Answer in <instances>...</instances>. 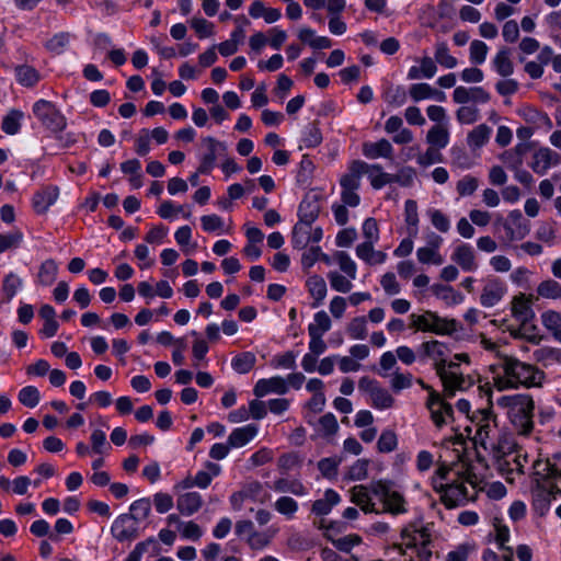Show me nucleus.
Returning a JSON list of instances; mask_svg holds the SVG:
<instances>
[{"label":"nucleus","instance_id":"4c0bfd02","mask_svg":"<svg viewBox=\"0 0 561 561\" xmlns=\"http://www.w3.org/2000/svg\"><path fill=\"white\" fill-rule=\"evenodd\" d=\"M370 399L373 407L379 410L390 409L393 407L396 400L390 392L381 387H378L371 394Z\"/></svg>","mask_w":561,"mask_h":561},{"label":"nucleus","instance_id":"7ed1b4c3","mask_svg":"<svg viewBox=\"0 0 561 561\" xmlns=\"http://www.w3.org/2000/svg\"><path fill=\"white\" fill-rule=\"evenodd\" d=\"M499 403L510 408L511 420L519 434L528 435L531 433L535 402L530 396L503 397Z\"/></svg>","mask_w":561,"mask_h":561},{"label":"nucleus","instance_id":"58836bf2","mask_svg":"<svg viewBox=\"0 0 561 561\" xmlns=\"http://www.w3.org/2000/svg\"><path fill=\"white\" fill-rule=\"evenodd\" d=\"M299 222L312 225L319 216V206L314 202L302 201L299 205Z\"/></svg>","mask_w":561,"mask_h":561},{"label":"nucleus","instance_id":"a211bd4d","mask_svg":"<svg viewBox=\"0 0 561 561\" xmlns=\"http://www.w3.org/2000/svg\"><path fill=\"white\" fill-rule=\"evenodd\" d=\"M363 154L369 159H393V147L389 140L382 138L376 142H364Z\"/></svg>","mask_w":561,"mask_h":561},{"label":"nucleus","instance_id":"f8f14e48","mask_svg":"<svg viewBox=\"0 0 561 561\" xmlns=\"http://www.w3.org/2000/svg\"><path fill=\"white\" fill-rule=\"evenodd\" d=\"M450 351L448 347L436 340L424 342L420 345V358L422 360L430 358L434 362L436 371L445 362Z\"/></svg>","mask_w":561,"mask_h":561},{"label":"nucleus","instance_id":"bf43d9fd","mask_svg":"<svg viewBox=\"0 0 561 561\" xmlns=\"http://www.w3.org/2000/svg\"><path fill=\"white\" fill-rule=\"evenodd\" d=\"M311 329H313L314 333L318 332L319 335H323L331 329V320L325 311H319L314 314V323L308 325V333H310Z\"/></svg>","mask_w":561,"mask_h":561},{"label":"nucleus","instance_id":"cd10ccee","mask_svg":"<svg viewBox=\"0 0 561 561\" xmlns=\"http://www.w3.org/2000/svg\"><path fill=\"white\" fill-rule=\"evenodd\" d=\"M426 141L430 144V146L443 149L448 145L449 141V133L448 129L437 124L433 126L426 135Z\"/></svg>","mask_w":561,"mask_h":561},{"label":"nucleus","instance_id":"7c9ffc66","mask_svg":"<svg viewBox=\"0 0 561 561\" xmlns=\"http://www.w3.org/2000/svg\"><path fill=\"white\" fill-rule=\"evenodd\" d=\"M404 217L408 225V233L415 237L419 232V213L417 204L413 199H408L404 205Z\"/></svg>","mask_w":561,"mask_h":561},{"label":"nucleus","instance_id":"6e6d98bb","mask_svg":"<svg viewBox=\"0 0 561 561\" xmlns=\"http://www.w3.org/2000/svg\"><path fill=\"white\" fill-rule=\"evenodd\" d=\"M328 278L331 287L339 293H348L353 287L351 278L348 279L337 272H329Z\"/></svg>","mask_w":561,"mask_h":561},{"label":"nucleus","instance_id":"c756f323","mask_svg":"<svg viewBox=\"0 0 561 561\" xmlns=\"http://www.w3.org/2000/svg\"><path fill=\"white\" fill-rule=\"evenodd\" d=\"M552 157V150L549 148H540L533 156V162L530 164L533 171L537 174L543 175L550 168V161Z\"/></svg>","mask_w":561,"mask_h":561},{"label":"nucleus","instance_id":"a18cd8bd","mask_svg":"<svg viewBox=\"0 0 561 561\" xmlns=\"http://www.w3.org/2000/svg\"><path fill=\"white\" fill-rule=\"evenodd\" d=\"M457 121L460 124H473L480 117L479 108L474 105H462L456 112Z\"/></svg>","mask_w":561,"mask_h":561},{"label":"nucleus","instance_id":"69168bd1","mask_svg":"<svg viewBox=\"0 0 561 561\" xmlns=\"http://www.w3.org/2000/svg\"><path fill=\"white\" fill-rule=\"evenodd\" d=\"M320 430L325 436L334 435L339 430V424L332 413H327L319 420Z\"/></svg>","mask_w":561,"mask_h":561},{"label":"nucleus","instance_id":"49530a36","mask_svg":"<svg viewBox=\"0 0 561 561\" xmlns=\"http://www.w3.org/2000/svg\"><path fill=\"white\" fill-rule=\"evenodd\" d=\"M346 331L352 339L364 340L367 336L366 318L356 317L352 319Z\"/></svg>","mask_w":561,"mask_h":561},{"label":"nucleus","instance_id":"2f4dec72","mask_svg":"<svg viewBox=\"0 0 561 561\" xmlns=\"http://www.w3.org/2000/svg\"><path fill=\"white\" fill-rule=\"evenodd\" d=\"M58 265L55 260L48 259L44 261L39 267L37 278L43 286H49L56 280Z\"/></svg>","mask_w":561,"mask_h":561},{"label":"nucleus","instance_id":"864d4df0","mask_svg":"<svg viewBox=\"0 0 561 561\" xmlns=\"http://www.w3.org/2000/svg\"><path fill=\"white\" fill-rule=\"evenodd\" d=\"M368 465L369 461L367 459H358L351 466L347 472V479L352 481H360L367 478L368 474Z\"/></svg>","mask_w":561,"mask_h":561},{"label":"nucleus","instance_id":"0eeeda50","mask_svg":"<svg viewBox=\"0 0 561 561\" xmlns=\"http://www.w3.org/2000/svg\"><path fill=\"white\" fill-rule=\"evenodd\" d=\"M433 484L434 489L442 494L440 501L447 508H455L467 500L468 490L462 483L438 484L434 479Z\"/></svg>","mask_w":561,"mask_h":561},{"label":"nucleus","instance_id":"39448f33","mask_svg":"<svg viewBox=\"0 0 561 561\" xmlns=\"http://www.w3.org/2000/svg\"><path fill=\"white\" fill-rule=\"evenodd\" d=\"M33 113L53 133L62 131L67 126L66 117L47 100H38L33 106Z\"/></svg>","mask_w":561,"mask_h":561},{"label":"nucleus","instance_id":"774afa93","mask_svg":"<svg viewBox=\"0 0 561 561\" xmlns=\"http://www.w3.org/2000/svg\"><path fill=\"white\" fill-rule=\"evenodd\" d=\"M543 327L552 333L561 328V314L553 310H548L541 314Z\"/></svg>","mask_w":561,"mask_h":561},{"label":"nucleus","instance_id":"4be33fe9","mask_svg":"<svg viewBox=\"0 0 561 561\" xmlns=\"http://www.w3.org/2000/svg\"><path fill=\"white\" fill-rule=\"evenodd\" d=\"M256 434L257 426L254 424L234 428L228 437V444L233 448L242 447L253 439Z\"/></svg>","mask_w":561,"mask_h":561},{"label":"nucleus","instance_id":"37998d69","mask_svg":"<svg viewBox=\"0 0 561 561\" xmlns=\"http://www.w3.org/2000/svg\"><path fill=\"white\" fill-rule=\"evenodd\" d=\"M417 260L423 264L442 265L444 262L443 256L433 248L423 247L416 251Z\"/></svg>","mask_w":561,"mask_h":561},{"label":"nucleus","instance_id":"4d7b16f0","mask_svg":"<svg viewBox=\"0 0 561 561\" xmlns=\"http://www.w3.org/2000/svg\"><path fill=\"white\" fill-rule=\"evenodd\" d=\"M22 286V279L15 275L14 273H9L4 280L2 290L7 297V300L10 301L19 290V288Z\"/></svg>","mask_w":561,"mask_h":561},{"label":"nucleus","instance_id":"a19ab883","mask_svg":"<svg viewBox=\"0 0 561 561\" xmlns=\"http://www.w3.org/2000/svg\"><path fill=\"white\" fill-rule=\"evenodd\" d=\"M433 293L448 305H457L462 300V296L455 291L453 287L446 285H434Z\"/></svg>","mask_w":561,"mask_h":561},{"label":"nucleus","instance_id":"ddd939ff","mask_svg":"<svg viewBox=\"0 0 561 561\" xmlns=\"http://www.w3.org/2000/svg\"><path fill=\"white\" fill-rule=\"evenodd\" d=\"M533 299V295L519 294L512 301V314L520 322V325H527V322L535 319V312L531 308Z\"/></svg>","mask_w":561,"mask_h":561},{"label":"nucleus","instance_id":"a878e982","mask_svg":"<svg viewBox=\"0 0 561 561\" xmlns=\"http://www.w3.org/2000/svg\"><path fill=\"white\" fill-rule=\"evenodd\" d=\"M364 174H367L370 184L375 190H380L387 184H391V174L382 172V168L380 164H368L367 170H365Z\"/></svg>","mask_w":561,"mask_h":561},{"label":"nucleus","instance_id":"13d9d810","mask_svg":"<svg viewBox=\"0 0 561 561\" xmlns=\"http://www.w3.org/2000/svg\"><path fill=\"white\" fill-rule=\"evenodd\" d=\"M23 114L20 111H11L2 122V130L8 135H14L19 131L21 124L20 121Z\"/></svg>","mask_w":561,"mask_h":561},{"label":"nucleus","instance_id":"de8ad7c7","mask_svg":"<svg viewBox=\"0 0 561 561\" xmlns=\"http://www.w3.org/2000/svg\"><path fill=\"white\" fill-rule=\"evenodd\" d=\"M537 293L541 297L557 299L561 297V285L553 279H548L539 284Z\"/></svg>","mask_w":561,"mask_h":561},{"label":"nucleus","instance_id":"bb28decb","mask_svg":"<svg viewBox=\"0 0 561 561\" xmlns=\"http://www.w3.org/2000/svg\"><path fill=\"white\" fill-rule=\"evenodd\" d=\"M491 128L485 124L474 127L467 137L468 146L476 150L485 145L490 138Z\"/></svg>","mask_w":561,"mask_h":561},{"label":"nucleus","instance_id":"423d86ee","mask_svg":"<svg viewBox=\"0 0 561 561\" xmlns=\"http://www.w3.org/2000/svg\"><path fill=\"white\" fill-rule=\"evenodd\" d=\"M439 376L445 392L448 397H453L457 390L465 389V377L461 371H459V364L457 362H445L438 370L436 371Z\"/></svg>","mask_w":561,"mask_h":561},{"label":"nucleus","instance_id":"b1692460","mask_svg":"<svg viewBox=\"0 0 561 561\" xmlns=\"http://www.w3.org/2000/svg\"><path fill=\"white\" fill-rule=\"evenodd\" d=\"M340 502V495L332 489H328L324 493V497L317 500L312 504V513L316 515H328L332 507Z\"/></svg>","mask_w":561,"mask_h":561},{"label":"nucleus","instance_id":"5fc2aeb1","mask_svg":"<svg viewBox=\"0 0 561 561\" xmlns=\"http://www.w3.org/2000/svg\"><path fill=\"white\" fill-rule=\"evenodd\" d=\"M488 46L484 42L474 39L470 44V60L476 65H481L485 61L488 55Z\"/></svg>","mask_w":561,"mask_h":561},{"label":"nucleus","instance_id":"5701e85b","mask_svg":"<svg viewBox=\"0 0 561 561\" xmlns=\"http://www.w3.org/2000/svg\"><path fill=\"white\" fill-rule=\"evenodd\" d=\"M492 65L501 77H510L514 72V65L511 60V49L508 47H501L494 56Z\"/></svg>","mask_w":561,"mask_h":561},{"label":"nucleus","instance_id":"1a4fd4ad","mask_svg":"<svg viewBox=\"0 0 561 561\" xmlns=\"http://www.w3.org/2000/svg\"><path fill=\"white\" fill-rule=\"evenodd\" d=\"M427 408L431 412V417L437 427H442L447 423V419H451L454 411L450 403L445 402L439 393L431 390L427 400Z\"/></svg>","mask_w":561,"mask_h":561},{"label":"nucleus","instance_id":"052dcab7","mask_svg":"<svg viewBox=\"0 0 561 561\" xmlns=\"http://www.w3.org/2000/svg\"><path fill=\"white\" fill-rule=\"evenodd\" d=\"M23 239L22 232L19 230L12 231L7 234L0 233V253L16 248Z\"/></svg>","mask_w":561,"mask_h":561},{"label":"nucleus","instance_id":"09e8293b","mask_svg":"<svg viewBox=\"0 0 561 561\" xmlns=\"http://www.w3.org/2000/svg\"><path fill=\"white\" fill-rule=\"evenodd\" d=\"M274 507L279 514L291 518L298 511V503L293 497L282 496L275 502Z\"/></svg>","mask_w":561,"mask_h":561},{"label":"nucleus","instance_id":"dca6fc26","mask_svg":"<svg viewBox=\"0 0 561 561\" xmlns=\"http://www.w3.org/2000/svg\"><path fill=\"white\" fill-rule=\"evenodd\" d=\"M505 286L499 279H490L482 289L480 302L485 308L495 306L504 296Z\"/></svg>","mask_w":561,"mask_h":561},{"label":"nucleus","instance_id":"9d476101","mask_svg":"<svg viewBox=\"0 0 561 561\" xmlns=\"http://www.w3.org/2000/svg\"><path fill=\"white\" fill-rule=\"evenodd\" d=\"M203 142L207 147V153H205L201 160L198 172L202 174H208L215 167L217 157L226 154L227 146L213 137H205Z\"/></svg>","mask_w":561,"mask_h":561},{"label":"nucleus","instance_id":"6e6552de","mask_svg":"<svg viewBox=\"0 0 561 561\" xmlns=\"http://www.w3.org/2000/svg\"><path fill=\"white\" fill-rule=\"evenodd\" d=\"M112 536L121 542L133 541L138 538V524L127 514H122L113 522Z\"/></svg>","mask_w":561,"mask_h":561},{"label":"nucleus","instance_id":"680f3d73","mask_svg":"<svg viewBox=\"0 0 561 561\" xmlns=\"http://www.w3.org/2000/svg\"><path fill=\"white\" fill-rule=\"evenodd\" d=\"M478 179L471 175H466L457 183V192L460 196L472 195L478 188Z\"/></svg>","mask_w":561,"mask_h":561},{"label":"nucleus","instance_id":"3c124183","mask_svg":"<svg viewBox=\"0 0 561 561\" xmlns=\"http://www.w3.org/2000/svg\"><path fill=\"white\" fill-rule=\"evenodd\" d=\"M398 438L393 431H383L377 442L380 453H391L397 448Z\"/></svg>","mask_w":561,"mask_h":561},{"label":"nucleus","instance_id":"603ef678","mask_svg":"<svg viewBox=\"0 0 561 561\" xmlns=\"http://www.w3.org/2000/svg\"><path fill=\"white\" fill-rule=\"evenodd\" d=\"M335 259L341 271L344 272L351 279H355L357 267L351 256L346 252L341 251L335 254Z\"/></svg>","mask_w":561,"mask_h":561},{"label":"nucleus","instance_id":"20e7f679","mask_svg":"<svg viewBox=\"0 0 561 561\" xmlns=\"http://www.w3.org/2000/svg\"><path fill=\"white\" fill-rule=\"evenodd\" d=\"M412 325L423 332L435 334H451L456 331V320L440 318L433 311H425L423 314H412Z\"/></svg>","mask_w":561,"mask_h":561},{"label":"nucleus","instance_id":"0e129e2a","mask_svg":"<svg viewBox=\"0 0 561 561\" xmlns=\"http://www.w3.org/2000/svg\"><path fill=\"white\" fill-rule=\"evenodd\" d=\"M386 101L392 106H402L407 102V92L404 88L400 85L390 88L386 92Z\"/></svg>","mask_w":561,"mask_h":561},{"label":"nucleus","instance_id":"6ab92c4d","mask_svg":"<svg viewBox=\"0 0 561 561\" xmlns=\"http://www.w3.org/2000/svg\"><path fill=\"white\" fill-rule=\"evenodd\" d=\"M59 190L57 186H48L37 192L33 197V206L39 214H44L57 201Z\"/></svg>","mask_w":561,"mask_h":561},{"label":"nucleus","instance_id":"f03ea898","mask_svg":"<svg viewBox=\"0 0 561 561\" xmlns=\"http://www.w3.org/2000/svg\"><path fill=\"white\" fill-rule=\"evenodd\" d=\"M534 469L535 501L541 510H547L556 494L561 493V489L557 485V482L561 481V469H558L550 459L536 460Z\"/></svg>","mask_w":561,"mask_h":561},{"label":"nucleus","instance_id":"c03bdc74","mask_svg":"<svg viewBox=\"0 0 561 561\" xmlns=\"http://www.w3.org/2000/svg\"><path fill=\"white\" fill-rule=\"evenodd\" d=\"M39 391L34 386H26L19 392V401L27 408H35L39 402Z\"/></svg>","mask_w":561,"mask_h":561},{"label":"nucleus","instance_id":"412c9836","mask_svg":"<svg viewBox=\"0 0 561 561\" xmlns=\"http://www.w3.org/2000/svg\"><path fill=\"white\" fill-rule=\"evenodd\" d=\"M203 505V499L197 492H187L178 497L176 508L183 515L191 516Z\"/></svg>","mask_w":561,"mask_h":561},{"label":"nucleus","instance_id":"f704fd0d","mask_svg":"<svg viewBox=\"0 0 561 561\" xmlns=\"http://www.w3.org/2000/svg\"><path fill=\"white\" fill-rule=\"evenodd\" d=\"M16 79L24 87H33L36 84L41 76L37 70L31 66L22 65L15 68Z\"/></svg>","mask_w":561,"mask_h":561},{"label":"nucleus","instance_id":"e433bc0d","mask_svg":"<svg viewBox=\"0 0 561 561\" xmlns=\"http://www.w3.org/2000/svg\"><path fill=\"white\" fill-rule=\"evenodd\" d=\"M324 537L328 540H330L334 545V547L342 552H350L353 549V547L362 542V538L355 534L334 539L330 533H324Z\"/></svg>","mask_w":561,"mask_h":561},{"label":"nucleus","instance_id":"f3484780","mask_svg":"<svg viewBox=\"0 0 561 561\" xmlns=\"http://www.w3.org/2000/svg\"><path fill=\"white\" fill-rule=\"evenodd\" d=\"M288 390V386L286 380L283 377L276 376L270 379H260L253 389V392L256 397L261 398L266 396L270 392H275L278 394H284Z\"/></svg>","mask_w":561,"mask_h":561},{"label":"nucleus","instance_id":"72a5a7b5","mask_svg":"<svg viewBox=\"0 0 561 561\" xmlns=\"http://www.w3.org/2000/svg\"><path fill=\"white\" fill-rule=\"evenodd\" d=\"M383 504L382 512H387L393 515L402 514L407 510L404 507L405 500L404 497L397 491H392L389 496L383 499L381 502Z\"/></svg>","mask_w":561,"mask_h":561},{"label":"nucleus","instance_id":"c85d7f7f","mask_svg":"<svg viewBox=\"0 0 561 561\" xmlns=\"http://www.w3.org/2000/svg\"><path fill=\"white\" fill-rule=\"evenodd\" d=\"M311 237V225L297 222L294 226L291 242L296 249H305L310 243Z\"/></svg>","mask_w":561,"mask_h":561},{"label":"nucleus","instance_id":"c9c22d12","mask_svg":"<svg viewBox=\"0 0 561 561\" xmlns=\"http://www.w3.org/2000/svg\"><path fill=\"white\" fill-rule=\"evenodd\" d=\"M151 512V502L149 499L144 497L135 501L129 507V515L137 524L146 519Z\"/></svg>","mask_w":561,"mask_h":561},{"label":"nucleus","instance_id":"338daca9","mask_svg":"<svg viewBox=\"0 0 561 561\" xmlns=\"http://www.w3.org/2000/svg\"><path fill=\"white\" fill-rule=\"evenodd\" d=\"M365 241L377 242L379 239V228L376 219L367 218L362 227Z\"/></svg>","mask_w":561,"mask_h":561},{"label":"nucleus","instance_id":"ea45409f","mask_svg":"<svg viewBox=\"0 0 561 561\" xmlns=\"http://www.w3.org/2000/svg\"><path fill=\"white\" fill-rule=\"evenodd\" d=\"M255 360L253 353L244 352L232 359L231 366L237 373L247 374L254 367Z\"/></svg>","mask_w":561,"mask_h":561},{"label":"nucleus","instance_id":"2eb2a0df","mask_svg":"<svg viewBox=\"0 0 561 561\" xmlns=\"http://www.w3.org/2000/svg\"><path fill=\"white\" fill-rule=\"evenodd\" d=\"M451 260L465 272H474L478 268L474 250L467 243L456 247Z\"/></svg>","mask_w":561,"mask_h":561},{"label":"nucleus","instance_id":"8fccbe9b","mask_svg":"<svg viewBox=\"0 0 561 561\" xmlns=\"http://www.w3.org/2000/svg\"><path fill=\"white\" fill-rule=\"evenodd\" d=\"M481 414H482V420H481V424H479V428L477 431V434H476V440H479L480 445L486 449V439L490 437V432H491V425L489 423V420L491 417V412L490 411H486V410H483L481 411Z\"/></svg>","mask_w":561,"mask_h":561},{"label":"nucleus","instance_id":"393cba45","mask_svg":"<svg viewBox=\"0 0 561 561\" xmlns=\"http://www.w3.org/2000/svg\"><path fill=\"white\" fill-rule=\"evenodd\" d=\"M307 286L311 297L314 299L312 307H319L327 296L325 280L319 275H313L308 278Z\"/></svg>","mask_w":561,"mask_h":561},{"label":"nucleus","instance_id":"473e14b6","mask_svg":"<svg viewBox=\"0 0 561 561\" xmlns=\"http://www.w3.org/2000/svg\"><path fill=\"white\" fill-rule=\"evenodd\" d=\"M272 488L277 492L291 493L298 496L306 494V488L299 480L278 479Z\"/></svg>","mask_w":561,"mask_h":561},{"label":"nucleus","instance_id":"e2e57ef3","mask_svg":"<svg viewBox=\"0 0 561 561\" xmlns=\"http://www.w3.org/2000/svg\"><path fill=\"white\" fill-rule=\"evenodd\" d=\"M428 216L431 218L432 225L440 232L445 233L450 228V221L448 217L438 209H433L428 211Z\"/></svg>","mask_w":561,"mask_h":561},{"label":"nucleus","instance_id":"f257e3e1","mask_svg":"<svg viewBox=\"0 0 561 561\" xmlns=\"http://www.w3.org/2000/svg\"><path fill=\"white\" fill-rule=\"evenodd\" d=\"M500 368L503 370L504 376L496 378V386L499 389L540 387L545 378L542 370L536 366L520 362L513 356L501 357Z\"/></svg>","mask_w":561,"mask_h":561},{"label":"nucleus","instance_id":"79ce46f5","mask_svg":"<svg viewBox=\"0 0 561 561\" xmlns=\"http://www.w3.org/2000/svg\"><path fill=\"white\" fill-rule=\"evenodd\" d=\"M435 60L443 67L451 69L457 66V59L449 54L448 46L445 42L436 44Z\"/></svg>","mask_w":561,"mask_h":561},{"label":"nucleus","instance_id":"9b49d317","mask_svg":"<svg viewBox=\"0 0 561 561\" xmlns=\"http://www.w3.org/2000/svg\"><path fill=\"white\" fill-rule=\"evenodd\" d=\"M511 450L502 451L501 448L495 449V458H496V468L504 473H512L517 471L518 473H524V466L528 461V456L525 455H515L511 458Z\"/></svg>","mask_w":561,"mask_h":561},{"label":"nucleus","instance_id":"4468645a","mask_svg":"<svg viewBox=\"0 0 561 561\" xmlns=\"http://www.w3.org/2000/svg\"><path fill=\"white\" fill-rule=\"evenodd\" d=\"M454 102L466 104L468 102L486 103L490 101V94L482 87L465 88L457 87L453 93Z\"/></svg>","mask_w":561,"mask_h":561},{"label":"nucleus","instance_id":"aec40b11","mask_svg":"<svg viewBox=\"0 0 561 561\" xmlns=\"http://www.w3.org/2000/svg\"><path fill=\"white\" fill-rule=\"evenodd\" d=\"M367 170V163L360 160H355L351 163L350 173L341 179L342 191L357 190L359 187V178Z\"/></svg>","mask_w":561,"mask_h":561}]
</instances>
